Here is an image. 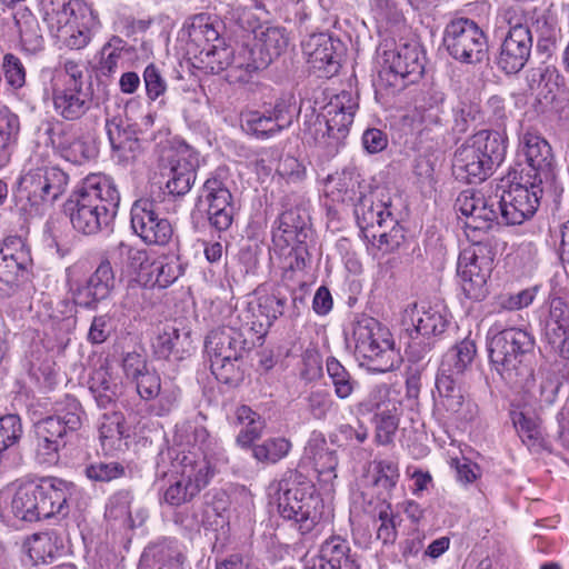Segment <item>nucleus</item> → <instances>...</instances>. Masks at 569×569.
Here are the masks:
<instances>
[{
	"label": "nucleus",
	"instance_id": "obj_1",
	"mask_svg": "<svg viewBox=\"0 0 569 569\" xmlns=\"http://www.w3.org/2000/svg\"><path fill=\"white\" fill-rule=\"evenodd\" d=\"M120 193L109 176H87L77 192L64 206L72 227L83 234H97L114 220Z\"/></svg>",
	"mask_w": 569,
	"mask_h": 569
},
{
	"label": "nucleus",
	"instance_id": "obj_2",
	"mask_svg": "<svg viewBox=\"0 0 569 569\" xmlns=\"http://www.w3.org/2000/svg\"><path fill=\"white\" fill-rule=\"evenodd\" d=\"M535 338L521 328H506L489 338L491 365L513 388L530 390L535 385Z\"/></svg>",
	"mask_w": 569,
	"mask_h": 569
},
{
	"label": "nucleus",
	"instance_id": "obj_3",
	"mask_svg": "<svg viewBox=\"0 0 569 569\" xmlns=\"http://www.w3.org/2000/svg\"><path fill=\"white\" fill-rule=\"evenodd\" d=\"M84 410L72 396H64L54 402L51 415L33 425L34 455L41 465H56L60 451L82 426Z\"/></svg>",
	"mask_w": 569,
	"mask_h": 569
},
{
	"label": "nucleus",
	"instance_id": "obj_4",
	"mask_svg": "<svg viewBox=\"0 0 569 569\" xmlns=\"http://www.w3.org/2000/svg\"><path fill=\"white\" fill-rule=\"evenodd\" d=\"M506 151L507 141L502 133L480 130L456 150L453 176L466 183L482 182L503 162Z\"/></svg>",
	"mask_w": 569,
	"mask_h": 569
},
{
	"label": "nucleus",
	"instance_id": "obj_5",
	"mask_svg": "<svg viewBox=\"0 0 569 569\" xmlns=\"http://www.w3.org/2000/svg\"><path fill=\"white\" fill-rule=\"evenodd\" d=\"M357 224L368 241L377 240L380 250L397 249L405 240V232L391 211V199L383 189L361 196L355 204Z\"/></svg>",
	"mask_w": 569,
	"mask_h": 569
},
{
	"label": "nucleus",
	"instance_id": "obj_6",
	"mask_svg": "<svg viewBox=\"0 0 569 569\" xmlns=\"http://www.w3.org/2000/svg\"><path fill=\"white\" fill-rule=\"evenodd\" d=\"M277 503L280 516L295 521L302 535L311 532L322 518V499L313 483L297 471L287 472L278 482Z\"/></svg>",
	"mask_w": 569,
	"mask_h": 569
},
{
	"label": "nucleus",
	"instance_id": "obj_7",
	"mask_svg": "<svg viewBox=\"0 0 569 569\" xmlns=\"http://www.w3.org/2000/svg\"><path fill=\"white\" fill-rule=\"evenodd\" d=\"M382 68L375 83L378 90L395 93L418 81L425 72L426 56L416 42L400 43L382 53Z\"/></svg>",
	"mask_w": 569,
	"mask_h": 569
},
{
	"label": "nucleus",
	"instance_id": "obj_8",
	"mask_svg": "<svg viewBox=\"0 0 569 569\" xmlns=\"http://www.w3.org/2000/svg\"><path fill=\"white\" fill-rule=\"evenodd\" d=\"M356 353L369 361L372 370L388 372L395 368L398 355L390 333L371 317L360 316L352 322Z\"/></svg>",
	"mask_w": 569,
	"mask_h": 569
},
{
	"label": "nucleus",
	"instance_id": "obj_9",
	"mask_svg": "<svg viewBox=\"0 0 569 569\" xmlns=\"http://www.w3.org/2000/svg\"><path fill=\"white\" fill-rule=\"evenodd\" d=\"M405 319L412 326L407 353L412 361H420L446 332L449 326L446 310L440 306L413 303L406 310Z\"/></svg>",
	"mask_w": 569,
	"mask_h": 569
},
{
	"label": "nucleus",
	"instance_id": "obj_10",
	"mask_svg": "<svg viewBox=\"0 0 569 569\" xmlns=\"http://www.w3.org/2000/svg\"><path fill=\"white\" fill-rule=\"evenodd\" d=\"M179 478L164 491L163 499L170 506H180L191 501L207 487L213 469L202 452L182 450L174 465Z\"/></svg>",
	"mask_w": 569,
	"mask_h": 569
},
{
	"label": "nucleus",
	"instance_id": "obj_11",
	"mask_svg": "<svg viewBox=\"0 0 569 569\" xmlns=\"http://www.w3.org/2000/svg\"><path fill=\"white\" fill-rule=\"evenodd\" d=\"M476 238V234H471L469 239L473 242L472 246L459 254L457 273L465 296L480 301L488 295L487 281L493 268L496 253L490 243Z\"/></svg>",
	"mask_w": 569,
	"mask_h": 569
},
{
	"label": "nucleus",
	"instance_id": "obj_12",
	"mask_svg": "<svg viewBox=\"0 0 569 569\" xmlns=\"http://www.w3.org/2000/svg\"><path fill=\"white\" fill-rule=\"evenodd\" d=\"M69 177L58 167L44 166L30 169L19 180L18 197L29 204L26 211L39 213L40 208L53 202L66 191Z\"/></svg>",
	"mask_w": 569,
	"mask_h": 569
},
{
	"label": "nucleus",
	"instance_id": "obj_13",
	"mask_svg": "<svg viewBox=\"0 0 569 569\" xmlns=\"http://www.w3.org/2000/svg\"><path fill=\"white\" fill-rule=\"evenodd\" d=\"M448 53L462 63H480L488 57V40L482 29L471 19L450 21L443 33Z\"/></svg>",
	"mask_w": 569,
	"mask_h": 569
},
{
	"label": "nucleus",
	"instance_id": "obj_14",
	"mask_svg": "<svg viewBox=\"0 0 569 569\" xmlns=\"http://www.w3.org/2000/svg\"><path fill=\"white\" fill-rule=\"evenodd\" d=\"M359 415L373 413L375 441L379 446H388L399 428L402 416V405L399 400L389 397L385 387H375L368 397L357 405Z\"/></svg>",
	"mask_w": 569,
	"mask_h": 569
},
{
	"label": "nucleus",
	"instance_id": "obj_15",
	"mask_svg": "<svg viewBox=\"0 0 569 569\" xmlns=\"http://www.w3.org/2000/svg\"><path fill=\"white\" fill-rule=\"evenodd\" d=\"M545 191H551L535 181L530 187L521 183L511 184L508 190L497 193L500 220L505 224H521L531 218L539 207Z\"/></svg>",
	"mask_w": 569,
	"mask_h": 569
},
{
	"label": "nucleus",
	"instance_id": "obj_16",
	"mask_svg": "<svg viewBox=\"0 0 569 569\" xmlns=\"http://www.w3.org/2000/svg\"><path fill=\"white\" fill-rule=\"evenodd\" d=\"M228 172L218 168L204 181L202 191L208 203L207 219L212 228L224 231L230 228L236 212L233 197L228 187Z\"/></svg>",
	"mask_w": 569,
	"mask_h": 569
},
{
	"label": "nucleus",
	"instance_id": "obj_17",
	"mask_svg": "<svg viewBox=\"0 0 569 569\" xmlns=\"http://www.w3.org/2000/svg\"><path fill=\"white\" fill-rule=\"evenodd\" d=\"M131 227L147 244L166 246L172 238L173 228L167 218L160 217L153 200L141 198L131 207Z\"/></svg>",
	"mask_w": 569,
	"mask_h": 569
},
{
	"label": "nucleus",
	"instance_id": "obj_18",
	"mask_svg": "<svg viewBox=\"0 0 569 569\" xmlns=\"http://www.w3.org/2000/svg\"><path fill=\"white\" fill-rule=\"evenodd\" d=\"M436 389L437 406L447 412L448 418L458 422H469L477 417L478 406L469 398L463 378L437 375Z\"/></svg>",
	"mask_w": 569,
	"mask_h": 569
},
{
	"label": "nucleus",
	"instance_id": "obj_19",
	"mask_svg": "<svg viewBox=\"0 0 569 569\" xmlns=\"http://www.w3.org/2000/svg\"><path fill=\"white\" fill-rule=\"evenodd\" d=\"M521 151L533 171V181L556 192L555 156L549 142L541 136L526 132L521 138Z\"/></svg>",
	"mask_w": 569,
	"mask_h": 569
},
{
	"label": "nucleus",
	"instance_id": "obj_20",
	"mask_svg": "<svg viewBox=\"0 0 569 569\" xmlns=\"http://www.w3.org/2000/svg\"><path fill=\"white\" fill-rule=\"evenodd\" d=\"M247 329L223 326L211 330L204 341V350L209 360H241L253 346L247 338Z\"/></svg>",
	"mask_w": 569,
	"mask_h": 569
},
{
	"label": "nucleus",
	"instance_id": "obj_21",
	"mask_svg": "<svg viewBox=\"0 0 569 569\" xmlns=\"http://www.w3.org/2000/svg\"><path fill=\"white\" fill-rule=\"evenodd\" d=\"M308 62L320 77L331 78L341 67L342 43L328 33L311 34L302 43Z\"/></svg>",
	"mask_w": 569,
	"mask_h": 569
},
{
	"label": "nucleus",
	"instance_id": "obj_22",
	"mask_svg": "<svg viewBox=\"0 0 569 569\" xmlns=\"http://www.w3.org/2000/svg\"><path fill=\"white\" fill-rule=\"evenodd\" d=\"M199 153L189 146H181L168 157V193L173 197L187 194L196 181Z\"/></svg>",
	"mask_w": 569,
	"mask_h": 569
},
{
	"label": "nucleus",
	"instance_id": "obj_23",
	"mask_svg": "<svg viewBox=\"0 0 569 569\" xmlns=\"http://www.w3.org/2000/svg\"><path fill=\"white\" fill-rule=\"evenodd\" d=\"M29 261L20 239L6 240L0 248V290L14 292L28 279Z\"/></svg>",
	"mask_w": 569,
	"mask_h": 569
},
{
	"label": "nucleus",
	"instance_id": "obj_24",
	"mask_svg": "<svg viewBox=\"0 0 569 569\" xmlns=\"http://www.w3.org/2000/svg\"><path fill=\"white\" fill-rule=\"evenodd\" d=\"M191 330L174 320L160 328L152 340V350L158 358L183 360L194 350Z\"/></svg>",
	"mask_w": 569,
	"mask_h": 569
},
{
	"label": "nucleus",
	"instance_id": "obj_25",
	"mask_svg": "<svg viewBox=\"0 0 569 569\" xmlns=\"http://www.w3.org/2000/svg\"><path fill=\"white\" fill-rule=\"evenodd\" d=\"M114 284L116 279L111 263L104 260L84 283L72 290V298L76 305L88 310H96L101 301L110 297Z\"/></svg>",
	"mask_w": 569,
	"mask_h": 569
},
{
	"label": "nucleus",
	"instance_id": "obj_26",
	"mask_svg": "<svg viewBox=\"0 0 569 569\" xmlns=\"http://www.w3.org/2000/svg\"><path fill=\"white\" fill-rule=\"evenodd\" d=\"M357 104L349 92L335 96L321 113L325 120L318 122V129L326 128L327 136L335 139L338 144L347 137L349 127L353 122Z\"/></svg>",
	"mask_w": 569,
	"mask_h": 569
},
{
	"label": "nucleus",
	"instance_id": "obj_27",
	"mask_svg": "<svg viewBox=\"0 0 569 569\" xmlns=\"http://www.w3.org/2000/svg\"><path fill=\"white\" fill-rule=\"evenodd\" d=\"M286 299L277 295H261L248 303L243 312L244 329L262 338L272 322L283 313Z\"/></svg>",
	"mask_w": 569,
	"mask_h": 569
},
{
	"label": "nucleus",
	"instance_id": "obj_28",
	"mask_svg": "<svg viewBox=\"0 0 569 569\" xmlns=\"http://www.w3.org/2000/svg\"><path fill=\"white\" fill-rule=\"evenodd\" d=\"M38 488L43 519L68 516L70 510L68 501L73 488L71 482L56 477H47L40 479Z\"/></svg>",
	"mask_w": 569,
	"mask_h": 569
},
{
	"label": "nucleus",
	"instance_id": "obj_29",
	"mask_svg": "<svg viewBox=\"0 0 569 569\" xmlns=\"http://www.w3.org/2000/svg\"><path fill=\"white\" fill-rule=\"evenodd\" d=\"M91 103V83L73 82L53 92L54 109L66 120L80 119L90 109Z\"/></svg>",
	"mask_w": 569,
	"mask_h": 569
},
{
	"label": "nucleus",
	"instance_id": "obj_30",
	"mask_svg": "<svg viewBox=\"0 0 569 569\" xmlns=\"http://www.w3.org/2000/svg\"><path fill=\"white\" fill-rule=\"evenodd\" d=\"M532 36L518 30V33L505 34L497 59L498 67L508 74L523 69L531 53Z\"/></svg>",
	"mask_w": 569,
	"mask_h": 569
},
{
	"label": "nucleus",
	"instance_id": "obj_31",
	"mask_svg": "<svg viewBox=\"0 0 569 569\" xmlns=\"http://www.w3.org/2000/svg\"><path fill=\"white\" fill-rule=\"evenodd\" d=\"M43 19L52 32H60L76 22L88 8L77 0H44L42 3Z\"/></svg>",
	"mask_w": 569,
	"mask_h": 569
},
{
	"label": "nucleus",
	"instance_id": "obj_32",
	"mask_svg": "<svg viewBox=\"0 0 569 569\" xmlns=\"http://www.w3.org/2000/svg\"><path fill=\"white\" fill-rule=\"evenodd\" d=\"M476 353V342L470 338H465L442 356L437 375L463 378V375L471 366Z\"/></svg>",
	"mask_w": 569,
	"mask_h": 569
},
{
	"label": "nucleus",
	"instance_id": "obj_33",
	"mask_svg": "<svg viewBox=\"0 0 569 569\" xmlns=\"http://www.w3.org/2000/svg\"><path fill=\"white\" fill-rule=\"evenodd\" d=\"M183 270V266L177 256H161L148 266L146 273L141 274V280L144 281V284L164 289L177 281Z\"/></svg>",
	"mask_w": 569,
	"mask_h": 569
},
{
	"label": "nucleus",
	"instance_id": "obj_34",
	"mask_svg": "<svg viewBox=\"0 0 569 569\" xmlns=\"http://www.w3.org/2000/svg\"><path fill=\"white\" fill-rule=\"evenodd\" d=\"M258 41L262 66H269L278 58L288 46V37L284 29L279 27H260L254 31Z\"/></svg>",
	"mask_w": 569,
	"mask_h": 569
},
{
	"label": "nucleus",
	"instance_id": "obj_35",
	"mask_svg": "<svg viewBox=\"0 0 569 569\" xmlns=\"http://www.w3.org/2000/svg\"><path fill=\"white\" fill-rule=\"evenodd\" d=\"M500 221L497 193L488 198L483 196L482 201L476 204L469 220L465 222L466 234L471 238V233L486 232L491 229L493 222Z\"/></svg>",
	"mask_w": 569,
	"mask_h": 569
},
{
	"label": "nucleus",
	"instance_id": "obj_36",
	"mask_svg": "<svg viewBox=\"0 0 569 569\" xmlns=\"http://www.w3.org/2000/svg\"><path fill=\"white\" fill-rule=\"evenodd\" d=\"M19 133V117L8 107H0V168L9 161V149L18 142Z\"/></svg>",
	"mask_w": 569,
	"mask_h": 569
},
{
	"label": "nucleus",
	"instance_id": "obj_37",
	"mask_svg": "<svg viewBox=\"0 0 569 569\" xmlns=\"http://www.w3.org/2000/svg\"><path fill=\"white\" fill-rule=\"evenodd\" d=\"M59 147L57 151L67 161L74 164H82L97 156L96 146L83 138L69 136L64 133L62 140H57Z\"/></svg>",
	"mask_w": 569,
	"mask_h": 569
},
{
	"label": "nucleus",
	"instance_id": "obj_38",
	"mask_svg": "<svg viewBox=\"0 0 569 569\" xmlns=\"http://www.w3.org/2000/svg\"><path fill=\"white\" fill-rule=\"evenodd\" d=\"M350 547L346 539L335 536L327 539L321 546V557L336 569H359V566L351 559Z\"/></svg>",
	"mask_w": 569,
	"mask_h": 569
},
{
	"label": "nucleus",
	"instance_id": "obj_39",
	"mask_svg": "<svg viewBox=\"0 0 569 569\" xmlns=\"http://www.w3.org/2000/svg\"><path fill=\"white\" fill-rule=\"evenodd\" d=\"M89 390L100 408H108L118 396V385L103 367L93 371L89 380Z\"/></svg>",
	"mask_w": 569,
	"mask_h": 569
},
{
	"label": "nucleus",
	"instance_id": "obj_40",
	"mask_svg": "<svg viewBox=\"0 0 569 569\" xmlns=\"http://www.w3.org/2000/svg\"><path fill=\"white\" fill-rule=\"evenodd\" d=\"M124 418L120 412L104 413L99 427V438L106 449H119L127 437Z\"/></svg>",
	"mask_w": 569,
	"mask_h": 569
},
{
	"label": "nucleus",
	"instance_id": "obj_41",
	"mask_svg": "<svg viewBox=\"0 0 569 569\" xmlns=\"http://www.w3.org/2000/svg\"><path fill=\"white\" fill-rule=\"evenodd\" d=\"M326 370L336 397L340 400L348 399L358 387V381L335 357H329L326 360Z\"/></svg>",
	"mask_w": 569,
	"mask_h": 569
},
{
	"label": "nucleus",
	"instance_id": "obj_42",
	"mask_svg": "<svg viewBox=\"0 0 569 569\" xmlns=\"http://www.w3.org/2000/svg\"><path fill=\"white\" fill-rule=\"evenodd\" d=\"M113 258L120 266L122 272L127 274L146 273L148 267V256L144 250L133 248L124 242H120L113 250Z\"/></svg>",
	"mask_w": 569,
	"mask_h": 569
},
{
	"label": "nucleus",
	"instance_id": "obj_43",
	"mask_svg": "<svg viewBox=\"0 0 569 569\" xmlns=\"http://www.w3.org/2000/svg\"><path fill=\"white\" fill-rule=\"evenodd\" d=\"M306 409L309 415L320 421H325L330 416L338 412L339 405L335 401L331 393L323 388L312 389L306 397Z\"/></svg>",
	"mask_w": 569,
	"mask_h": 569
},
{
	"label": "nucleus",
	"instance_id": "obj_44",
	"mask_svg": "<svg viewBox=\"0 0 569 569\" xmlns=\"http://www.w3.org/2000/svg\"><path fill=\"white\" fill-rule=\"evenodd\" d=\"M531 32L535 31L538 34L537 47L540 51L548 52L555 47L557 40V28L553 17L547 12H533L531 26H529Z\"/></svg>",
	"mask_w": 569,
	"mask_h": 569
},
{
	"label": "nucleus",
	"instance_id": "obj_45",
	"mask_svg": "<svg viewBox=\"0 0 569 569\" xmlns=\"http://www.w3.org/2000/svg\"><path fill=\"white\" fill-rule=\"evenodd\" d=\"M17 26L20 32V40L24 51L37 53L43 49L44 39L40 31V26L36 17L31 13L23 14L17 19Z\"/></svg>",
	"mask_w": 569,
	"mask_h": 569
},
{
	"label": "nucleus",
	"instance_id": "obj_46",
	"mask_svg": "<svg viewBox=\"0 0 569 569\" xmlns=\"http://www.w3.org/2000/svg\"><path fill=\"white\" fill-rule=\"evenodd\" d=\"M23 433L21 418L16 413L0 417V465L7 450L18 445Z\"/></svg>",
	"mask_w": 569,
	"mask_h": 569
},
{
	"label": "nucleus",
	"instance_id": "obj_47",
	"mask_svg": "<svg viewBox=\"0 0 569 569\" xmlns=\"http://www.w3.org/2000/svg\"><path fill=\"white\" fill-rule=\"evenodd\" d=\"M127 51V42L118 36H113L103 44L99 71L104 77H111L119 70V60Z\"/></svg>",
	"mask_w": 569,
	"mask_h": 569
},
{
	"label": "nucleus",
	"instance_id": "obj_48",
	"mask_svg": "<svg viewBox=\"0 0 569 569\" xmlns=\"http://www.w3.org/2000/svg\"><path fill=\"white\" fill-rule=\"evenodd\" d=\"M291 449V442L286 438H270L252 448L253 457L261 462L276 463L284 458Z\"/></svg>",
	"mask_w": 569,
	"mask_h": 569
},
{
	"label": "nucleus",
	"instance_id": "obj_49",
	"mask_svg": "<svg viewBox=\"0 0 569 569\" xmlns=\"http://www.w3.org/2000/svg\"><path fill=\"white\" fill-rule=\"evenodd\" d=\"M499 29H507L506 34L518 33V30H522L525 33H531V29L527 23L526 10L518 6L511 4L502 8L497 17Z\"/></svg>",
	"mask_w": 569,
	"mask_h": 569
},
{
	"label": "nucleus",
	"instance_id": "obj_50",
	"mask_svg": "<svg viewBox=\"0 0 569 569\" xmlns=\"http://www.w3.org/2000/svg\"><path fill=\"white\" fill-rule=\"evenodd\" d=\"M242 129L259 139H268L280 132L271 117L264 112L251 111L246 116Z\"/></svg>",
	"mask_w": 569,
	"mask_h": 569
},
{
	"label": "nucleus",
	"instance_id": "obj_51",
	"mask_svg": "<svg viewBox=\"0 0 569 569\" xmlns=\"http://www.w3.org/2000/svg\"><path fill=\"white\" fill-rule=\"evenodd\" d=\"M280 131L292 124L297 114L296 100L293 94L286 93L279 97L271 109L266 110Z\"/></svg>",
	"mask_w": 569,
	"mask_h": 569
},
{
	"label": "nucleus",
	"instance_id": "obj_52",
	"mask_svg": "<svg viewBox=\"0 0 569 569\" xmlns=\"http://www.w3.org/2000/svg\"><path fill=\"white\" fill-rule=\"evenodd\" d=\"M204 56L199 59L212 73H219L232 64L233 50L224 46L223 42L214 43L211 48H204Z\"/></svg>",
	"mask_w": 569,
	"mask_h": 569
},
{
	"label": "nucleus",
	"instance_id": "obj_53",
	"mask_svg": "<svg viewBox=\"0 0 569 569\" xmlns=\"http://www.w3.org/2000/svg\"><path fill=\"white\" fill-rule=\"evenodd\" d=\"M377 475L373 480V487L378 489V495L382 496L386 503L389 492L396 487L399 479V470L396 463L382 460L377 463Z\"/></svg>",
	"mask_w": 569,
	"mask_h": 569
},
{
	"label": "nucleus",
	"instance_id": "obj_54",
	"mask_svg": "<svg viewBox=\"0 0 569 569\" xmlns=\"http://www.w3.org/2000/svg\"><path fill=\"white\" fill-rule=\"evenodd\" d=\"M208 432L206 428L191 421H183L176 426L173 442L179 447H192L206 441Z\"/></svg>",
	"mask_w": 569,
	"mask_h": 569
},
{
	"label": "nucleus",
	"instance_id": "obj_55",
	"mask_svg": "<svg viewBox=\"0 0 569 569\" xmlns=\"http://www.w3.org/2000/svg\"><path fill=\"white\" fill-rule=\"evenodd\" d=\"M84 473L92 481L109 482L123 476L124 467L116 461H98L88 465Z\"/></svg>",
	"mask_w": 569,
	"mask_h": 569
},
{
	"label": "nucleus",
	"instance_id": "obj_56",
	"mask_svg": "<svg viewBox=\"0 0 569 569\" xmlns=\"http://www.w3.org/2000/svg\"><path fill=\"white\" fill-rule=\"evenodd\" d=\"M479 106L477 103L460 100L452 108L453 124L452 130L456 133H465L470 123L477 119Z\"/></svg>",
	"mask_w": 569,
	"mask_h": 569
},
{
	"label": "nucleus",
	"instance_id": "obj_57",
	"mask_svg": "<svg viewBox=\"0 0 569 569\" xmlns=\"http://www.w3.org/2000/svg\"><path fill=\"white\" fill-rule=\"evenodd\" d=\"M114 330L116 326L112 316L109 313L94 316L87 335V340L92 345H101L111 337Z\"/></svg>",
	"mask_w": 569,
	"mask_h": 569
},
{
	"label": "nucleus",
	"instance_id": "obj_58",
	"mask_svg": "<svg viewBox=\"0 0 569 569\" xmlns=\"http://www.w3.org/2000/svg\"><path fill=\"white\" fill-rule=\"evenodd\" d=\"M132 382H134L136 390L143 400H152L161 392L160 376L149 368L134 378Z\"/></svg>",
	"mask_w": 569,
	"mask_h": 569
},
{
	"label": "nucleus",
	"instance_id": "obj_59",
	"mask_svg": "<svg viewBox=\"0 0 569 569\" xmlns=\"http://www.w3.org/2000/svg\"><path fill=\"white\" fill-rule=\"evenodd\" d=\"M293 212L287 211L279 216L274 224H277V231L273 232V238L280 237L290 244L291 242H303L306 233L303 228L293 226Z\"/></svg>",
	"mask_w": 569,
	"mask_h": 569
},
{
	"label": "nucleus",
	"instance_id": "obj_60",
	"mask_svg": "<svg viewBox=\"0 0 569 569\" xmlns=\"http://www.w3.org/2000/svg\"><path fill=\"white\" fill-rule=\"evenodd\" d=\"M380 526L377 530V538L383 543H392L397 538V526L400 522L398 517L392 512L391 506L385 503L378 513Z\"/></svg>",
	"mask_w": 569,
	"mask_h": 569
},
{
	"label": "nucleus",
	"instance_id": "obj_61",
	"mask_svg": "<svg viewBox=\"0 0 569 569\" xmlns=\"http://www.w3.org/2000/svg\"><path fill=\"white\" fill-rule=\"evenodd\" d=\"M240 360H211L210 369L216 379L226 385H236L240 381L242 375L240 372Z\"/></svg>",
	"mask_w": 569,
	"mask_h": 569
},
{
	"label": "nucleus",
	"instance_id": "obj_62",
	"mask_svg": "<svg viewBox=\"0 0 569 569\" xmlns=\"http://www.w3.org/2000/svg\"><path fill=\"white\" fill-rule=\"evenodd\" d=\"M57 36L62 37L66 46L70 49L80 50L90 42L91 30L87 26L80 24L77 20L69 24V28H64L58 32Z\"/></svg>",
	"mask_w": 569,
	"mask_h": 569
},
{
	"label": "nucleus",
	"instance_id": "obj_63",
	"mask_svg": "<svg viewBox=\"0 0 569 569\" xmlns=\"http://www.w3.org/2000/svg\"><path fill=\"white\" fill-rule=\"evenodd\" d=\"M513 427L522 442L535 441L540 436L539 426L536 419L523 411L513 410L510 413Z\"/></svg>",
	"mask_w": 569,
	"mask_h": 569
},
{
	"label": "nucleus",
	"instance_id": "obj_64",
	"mask_svg": "<svg viewBox=\"0 0 569 569\" xmlns=\"http://www.w3.org/2000/svg\"><path fill=\"white\" fill-rule=\"evenodd\" d=\"M188 32V53H192L196 58L204 56V48H211L214 43H207L202 29V16L194 17L187 28Z\"/></svg>",
	"mask_w": 569,
	"mask_h": 569
}]
</instances>
